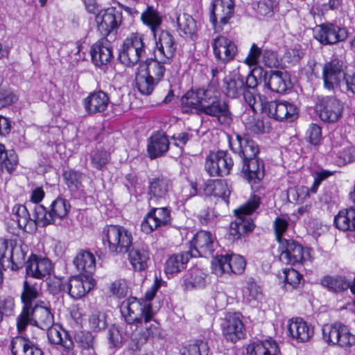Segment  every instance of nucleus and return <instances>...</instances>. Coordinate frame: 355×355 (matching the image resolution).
<instances>
[{
  "mask_svg": "<svg viewBox=\"0 0 355 355\" xmlns=\"http://www.w3.org/2000/svg\"><path fill=\"white\" fill-rule=\"evenodd\" d=\"M202 113L216 118L218 122L223 125H230L232 121V114L228 104L212 94L209 103H205Z\"/></svg>",
  "mask_w": 355,
  "mask_h": 355,
  "instance_id": "obj_19",
  "label": "nucleus"
},
{
  "mask_svg": "<svg viewBox=\"0 0 355 355\" xmlns=\"http://www.w3.org/2000/svg\"><path fill=\"white\" fill-rule=\"evenodd\" d=\"M320 284L329 292L340 293L349 289L350 280L343 275H326L321 278Z\"/></svg>",
  "mask_w": 355,
  "mask_h": 355,
  "instance_id": "obj_37",
  "label": "nucleus"
},
{
  "mask_svg": "<svg viewBox=\"0 0 355 355\" xmlns=\"http://www.w3.org/2000/svg\"><path fill=\"white\" fill-rule=\"evenodd\" d=\"M262 62L270 68H276L280 65V60L277 53L272 50L265 49L263 51Z\"/></svg>",
  "mask_w": 355,
  "mask_h": 355,
  "instance_id": "obj_56",
  "label": "nucleus"
},
{
  "mask_svg": "<svg viewBox=\"0 0 355 355\" xmlns=\"http://www.w3.org/2000/svg\"><path fill=\"white\" fill-rule=\"evenodd\" d=\"M155 40V58L164 62H171L177 49V43L173 36L166 31H161L154 37Z\"/></svg>",
  "mask_w": 355,
  "mask_h": 355,
  "instance_id": "obj_17",
  "label": "nucleus"
},
{
  "mask_svg": "<svg viewBox=\"0 0 355 355\" xmlns=\"http://www.w3.org/2000/svg\"><path fill=\"white\" fill-rule=\"evenodd\" d=\"M128 252V259L135 270L142 271L147 268L149 252L145 245L132 244Z\"/></svg>",
  "mask_w": 355,
  "mask_h": 355,
  "instance_id": "obj_35",
  "label": "nucleus"
},
{
  "mask_svg": "<svg viewBox=\"0 0 355 355\" xmlns=\"http://www.w3.org/2000/svg\"><path fill=\"white\" fill-rule=\"evenodd\" d=\"M73 264L80 272H85L86 275L92 274L96 268L94 255L89 251L81 250L73 259Z\"/></svg>",
  "mask_w": 355,
  "mask_h": 355,
  "instance_id": "obj_41",
  "label": "nucleus"
},
{
  "mask_svg": "<svg viewBox=\"0 0 355 355\" xmlns=\"http://www.w3.org/2000/svg\"><path fill=\"white\" fill-rule=\"evenodd\" d=\"M230 194V191L225 181L215 180V184H214V196L226 200L229 198Z\"/></svg>",
  "mask_w": 355,
  "mask_h": 355,
  "instance_id": "obj_62",
  "label": "nucleus"
},
{
  "mask_svg": "<svg viewBox=\"0 0 355 355\" xmlns=\"http://www.w3.org/2000/svg\"><path fill=\"white\" fill-rule=\"evenodd\" d=\"M110 103L108 94L102 90H98L91 92L84 98L83 107L87 113L93 115L104 112Z\"/></svg>",
  "mask_w": 355,
  "mask_h": 355,
  "instance_id": "obj_26",
  "label": "nucleus"
},
{
  "mask_svg": "<svg viewBox=\"0 0 355 355\" xmlns=\"http://www.w3.org/2000/svg\"><path fill=\"white\" fill-rule=\"evenodd\" d=\"M343 109L341 103L333 96L322 98L317 105L320 118L328 123L337 121L341 116Z\"/></svg>",
  "mask_w": 355,
  "mask_h": 355,
  "instance_id": "obj_22",
  "label": "nucleus"
},
{
  "mask_svg": "<svg viewBox=\"0 0 355 355\" xmlns=\"http://www.w3.org/2000/svg\"><path fill=\"white\" fill-rule=\"evenodd\" d=\"M334 224L340 230L354 232L355 208L350 207L348 209L340 210L334 217Z\"/></svg>",
  "mask_w": 355,
  "mask_h": 355,
  "instance_id": "obj_40",
  "label": "nucleus"
},
{
  "mask_svg": "<svg viewBox=\"0 0 355 355\" xmlns=\"http://www.w3.org/2000/svg\"><path fill=\"white\" fill-rule=\"evenodd\" d=\"M40 291L36 285L30 284L26 280L24 282V288L21 294V300L23 304L21 311L34 306V303L39 297Z\"/></svg>",
  "mask_w": 355,
  "mask_h": 355,
  "instance_id": "obj_45",
  "label": "nucleus"
},
{
  "mask_svg": "<svg viewBox=\"0 0 355 355\" xmlns=\"http://www.w3.org/2000/svg\"><path fill=\"white\" fill-rule=\"evenodd\" d=\"M230 145L231 150L241 159V162L259 158V146L248 137H242L236 135V139L231 141Z\"/></svg>",
  "mask_w": 355,
  "mask_h": 355,
  "instance_id": "obj_21",
  "label": "nucleus"
},
{
  "mask_svg": "<svg viewBox=\"0 0 355 355\" xmlns=\"http://www.w3.org/2000/svg\"><path fill=\"white\" fill-rule=\"evenodd\" d=\"M337 322L331 324H324L322 327V338L329 345H335L337 343Z\"/></svg>",
  "mask_w": 355,
  "mask_h": 355,
  "instance_id": "obj_55",
  "label": "nucleus"
},
{
  "mask_svg": "<svg viewBox=\"0 0 355 355\" xmlns=\"http://www.w3.org/2000/svg\"><path fill=\"white\" fill-rule=\"evenodd\" d=\"M255 72L258 73L260 83H263L264 88L271 92L282 94L291 86L289 76L286 71H266L262 68H259Z\"/></svg>",
  "mask_w": 355,
  "mask_h": 355,
  "instance_id": "obj_10",
  "label": "nucleus"
},
{
  "mask_svg": "<svg viewBox=\"0 0 355 355\" xmlns=\"http://www.w3.org/2000/svg\"><path fill=\"white\" fill-rule=\"evenodd\" d=\"M76 340L85 349H93L94 347V336L88 331L78 334L76 337Z\"/></svg>",
  "mask_w": 355,
  "mask_h": 355,
  "instance_id": "obj_64",
  "label": "nucleus"
},
{
  "mask_svg": "<svg viewBox=\"0 0 355 355\" xmlns=\"http://www.w3.org/2000/svg\"><path fill=\"white\" fill-rule=\"evenodd\" d=\"M321 137V128L317 124L311 123L306 131V137L309 141L313 145H317L320 142Z\"/></svg>",
  "mask_w": 355,
  "mask_h": 355,
  "instance_id": "obj_61",
  "label": "nucleus"
},
{
  "mask_svg": "<svg viewBox=\"0 0 355 355\" xmlns=\"http://www.w3.org/2000/svg\"><path fill=\"white\" fill-rule=\"evenodd\" d=\"M52 270L50 259L36 254H31L26 263V275L36 279H43L50 275Z\"/></svg>",
  "mask_w": 355,
  "mask_h": 355,
  "instance_id": "obj_25",
  "label": "nucleus"
},
{
  "mask_svg": "<svg viewBox=\"0 0 355 355\" xmlns=\"http://www.w3.org/2000/svg\"><path fill=\"white\" fill-rule=\"evenodd\" d=\"M110 291L118 297H123L128 294V286L123 279H117L110 286Z\"/></svg>",
  "mask_w": 355,
  "mask_h": 355,
  "instance_id": "obj_59",
  "label": "nucleus"
},
{
  "mask_svg": "<svg viewBox=\"0 0 355 355\" xmlns=\"http://www.w3.org/2000/svg\"><path fill=\"white\" fill-rule=\"evenodd\" d=\"M132 235L121 225H109L103 227L102 241L111 254H125L132 245Z\"/></svg>",
  "mask_w": 355,
  "mask_h": 355,
  "instance_id": "obj_5",
  "label": "nucleus"
},
{
  "mask_svg": "<svg viewBox=\"0 0 355 355\" xmlns=\"http://www.w3.org/2000/svg\"><path fill=\"white\" fill-rule=\"evenodd\" d=\"M94 286V280L87 275L71 277L67 282V293L74 299H80Z\"/></svg>",
  "mask_w": 355,
  "mask_h": 355,
  "instance_id": "obj_29",
  "label": "nucleus"
},
{
  "mask_svg": "<svg viewBox=\"0 0 355 355\" xmlns=\"http://www.w3.org/2000/svg\"><path fill=\"white\" fill-rule=\"evenodd\" d=\"M261 297V291L260 287L253 280L249 279L246 282V286L243 289V300L248 304H253L258 301Z\"/></svg>",
  "mask_w": 355,
  "mask_h": 355,
  "instance_id": "obj_48",
  "label": "nucleus"
},
{
  "mask_svg": "<svg viewBox=\"0 0 355 355\" xmlns=\"http://www.w3.org/2000/svg\"><path fill=\"white\" fill-rule=\"evenodd\" d=\"M245 89V78L239 73L224 78L223 91L225 94L232 98H236L241 95Z\"/></svg>",
  "mask_w": 355,
  "mask_h": 355,
  "instance_id": "obj_36",
  "label": "nucleus"
},
{
  "mask_svg": "<svg viewBox=\"0 0 355 355\" xmlns=\"http://www.w3.org/2000/svg\"><path fill=\"white\" fill-rule=\"evenodd\" d=\"M170 142L164 132H157L149 139L147 151L150 159L163 156L168 150Z\"/></svg>",
  "mask_w": 355,
  "mask_h": 355,
  "instance_id": "obj_32",
  "label": "nucleus"
},
{
  "mask_svg": "<svg viewBox=\"0 0 355 355\" xmlns=\"http://www.w3.org/2000/svg\"><path fill=\"white\" fill-rule=\"evenodd\" d=\"M250 355H279L280 349L273 339L258 341L250 345L247 348Z\"/></svg>",
  "mask_w": 355,
  "mask_h": 355,
  "instance_id": "obj_39",
  "label": "nucleus"
},
{
  "mask_svg": "<svg viewBox=\"0 0 355 355\" xmlns=\"http://www.w3.org/2000/svg\"><path fill=\"white\" fill-rule=\"evenodd\" d=\"M245 125L246 129L254 134L264 133L268 126H267L263 120L256 119L253 116H249L245 119Z\"/></svg>",
  "mask_w": 355,
  "mask_h": 355,
  "instance_id": "obj_54",
  "label": "nucleus"
},
{
  "mask_svg": "<svg viewBox=\"0 0 355 355\" xmlns=\"http://www.w3.org/2000/svg\"><path fill=\"white\" fill-rule=\"evenodd\" d=\"M260 205V198L252 196L244 205L234 210L235 220L232 222L229 230V239L236 241L242 239L246 234L252 232L255 225L248 215L252 214Z\"/></svg>",
  "mask_w": 355,
  "mask_h": 355,
  "instance_id": "obj_4",
  "label": "nucleus"
},
{
  "mask_svg": "<svg viewBox=\"0 0 355 355\" xmlns=\"http://www.w3.org/2000/svg\"><path fill=\"white\" fill-rule=\"evenodd\" d=\"M120 310L127 324L135 325L136 328L143 322L145 324L149 323L155 315L150 302H144L135 297L123 301Z\"/></svg>",
  "mask_w": 355,
  "mask_h": 355,
  "instance_id": "obj_6",
  "label": "nucleus"
},
{
  "mask_svg": "<svg viewBox=\"0 0 355 355\" xmlns=\"http://www.w3.org/2000/svg\"><path fill=\"white\" fill-rule=\"evenodd\" d=\"M241 174L250 184H257L264 177V164L260 158L242 162Z\"/></svg>",
  "mask_w": 355,
  "mask_h": 355,
  "instance_id": "obj_31",
  "label": "nucleus"
},
{
  "mask_svg": "<svg viewBox=\"0 0 355 355\" xmlns=\"http://www.w3.org/2000/svg\"><path fill=\"white\" fill-rule=\"evenodd\" d=\"M192 244L193 248L189 251L192 257L212 256L217 247L215 237L207 231L198 232L192 240Z\"/></svg>",
  "mask_w": 355,
  "mask_h": 355,
  "instance_id": "obj_18",
  "label": "nucleus"
},
{
  "mask_svg": "<svg viewBox=\"0 0 355 355\" xmlns=\"http://www.w3.org/2000/svg\"><path fill=\"white\" fill-rule=\"evenodd\" d=\"M315 38L323 45H332L345 41L348 31L344 27L333 23H324L318 26Z\"/></svg>",
  "mask_w": 355,
  "mask_h": 355,
  "instance_id": "obj_15",
  "label": "nucleus"
},
{
  "mask_svg": "<svg viewBox=\"0 0 355 355\" xmlns=\"http://www.w3.org/2000/svg\"><path fill=\"white\" fill-rule=\"evenodd\" d=\"M48 285L50 292L53 295L58 294L61 291L67 292V282H64L62 278L54 277L49 280Z\"/></svg>",
  "mask_w": 355,
  "mask_h": 355,
  "instance_id": "obj_63",
  "label": "nucleus"
},
{
  "mask_svg": "<svg viewBox=\"0 0 355 355\" xmlns=\"http://www.w3.org/2000/svg\"><path fill=\"white\" fill-rule=\"evenodd\" d=\"M89 325L96 331L104 329L107 327L105 314L101 312L94 313L89 318Z\"/></svg>",
  "mask_w": 355,
  "mask_h": 355,
  "instance_id": "obj_57",
  "label": "nucleus"
},
{
  "mask_svg": "<svg viewBox=\"0 0 355 355\" xmlns=\"http://www.w3.org/2000/svg\"><path fill=\"white\" fill-rule=\"evenodd\" d=\"M206 275L198 268L191 270L184 279V286L186 290L202 288L205 286Z\"/></svg>",
  "mask_w": 355,
  "mask_h": 355,
  "instance_id": "obj_46",
  "label": "nucleus"
},
{
  "mask_svg": "<svg viewBox=\"0 0 355 355\" xmlns=\"http://www.w3.org/2000/svg\"><path fill=\"white\" fill-rule=\"evenodd\" d=\"M287 331L293 339L301 343L309 341L314 334L313 327L300 318L289 320Z\"/></svg>",
  "mask_w": 355,
  "mask_h": 355,
  "instance_id": "obj_30",
  "label": "nucleus"
},
{
  "mask_svg": "<svg viewBox=\"0 0 355 355\" xmlns=\"http://www.w3.org/2000/svg\"><path fill=\"white\" fill-rule=\"evenodd\" d=\"M221 328L225 338L232 343H234L244 337V324L239 313L227 315Z\"/></svg>",
  "mask_w": 355,
  "mask_h": 355,
  "instance_id": "obj_24",
  "label": "nucleus"
},
{
  "mask_svg": "<svg viewBox=\"0 0 355 355\" xmlns=\"http://www.w3.org/2000/svg\"><path fill=\"white\" fill-rule=\"evenodd\" d=\"M345 66L342 60L334 58L324 64L322 68L324 86L329 90L338 87L343 80H345Z\"/></svg>",
  "mask_w": 355,
  "mask_h": 355,
  "instance_id": "obj_14",
  "label": "nucleus"
},
{
  "mask_svg": "<svg viewBox=\"0 0 355 355\" xmlns=\"http://www.w3.org/2000/svg\"><path fill=\"white\" fill-rule=\"evenodd\" d=\"M53 323L54 316L49 303L40 300L26 311H21L17 318V327L19 332L25 330L28 324L44 330L51 327Z\"/></svg>",
  "mask_w": 355,
  "mask_h": 355,
  "instance_id": "obj_1",
  "label": "nucleus"
},
{
  "mask_svg": "<svg viewBox=\"0 0 355 355\" xmlns=\"http://www.w3.org/2000/svg\"><path fill=\"white\" fill-rule=\"evenodd\" d=\"M214 263L223 273L241 274L245 268V261L239 254L217 256Z\"/></svg>",
  "mask_w": 355,
  "mask_h": 355,
  "instance_id": "obj_27",
  "label": "nucleus"
},
{
  "mask_svg": "<svg viewBox=\"0 0 355 355\" xmlns=\"http://www.w3.org/2000/svg\"><path fill=\"white\" fill-rule=\"evenodd\" d=\"M150 207L141 224V231L146 234L151 233L158 227L166 226L171 221V212L167 207Z\"/></svg>",
  "mask_w": 355,
  "mask_h": 355,
  "instance_id": "obj_16",
  "label": "nucleus"
},
{
  "mask_svg": "<svg viewBox=\"0 0 355 355\" xmlns=\"http://www.w3.org/2000/svg\"><path fill=\"white\" fill-rule=\"evenodd\" d=\"M148 46L145 35L131 33L123 42L119 53V60L128 67L141 64L147 58Z\"/></svg>",
  "mask_w": 355,
  "mask_h": 355,
  "instance_id": "obj_3",
  "label": "nucleus"
},
{
  "mask_svg": "<svg viewBox=\"0 0 355 355\" xmlns=\"http://www.w3.org/2000/svg\"><path fill=\"white\" fill-rule=\"evenodd\" d=\"M211 100L210 89L198 88L187 91L180 99V108L185 114H202L206 103Z\"/></svg>",
  "mask_w": 355,
  "mask_h": 355,
  "instance_id": "obj_8",
  "label": "nucleus"
},
{
  "mask_svg": "<svg viewBox=\"0 0 355 355\" xmlns=\"http://www.w3.org/2000/svg\"><path fill=\"white\" fill-rule=\"evenodd\" d=\"M70 205L62 198L53 200L47 210L42 205H35V220L40 226L45 227L53 224L56 219H62L67 216Z\"/></svg>",
  "mask_w": 355,
  "mask_h": 355,
  "instance_id": "obj_7",
  "label": "nucleus"
},
{
  "mask_svg": "<svg viewBox=\"0 0 355 355\" xmlns=\"http://www.w3.org/2000/svg\"><path fill=\"white\" fill-rule=\"evenodd\" d=\"M92 62L96 67H102L110 63L113 58L112 48L106 39L98 40L90 49Z\"/></svg>",
  "mask_w": 355,
  "mask_h": 355,
  "instance_id": "obj_28",
  "label": "nucleus"
},
{
  "mask_svg": "<svg viewBox=\"0 0 355 355\" xmlns=\"http://www.w3.org/2000/svg\"><path fill=\"white\" fill-rule=\"evenodd\" d=\"M279 248L282 250L279 259L286 264L302 263L309 257L303 246L293 239L280 240Z\"/></svg>",
  "mask_w": 355,
  "mask_h": 355,
  "instance_id": "obj_12",
  "label": "nucleus"
},
{
  "mask_svg": "<svg viewBox=\"0 0 355 355\" xmlns=\"http://www.w3.org/2000/svg\"><path fill=\"white\" fill-rule=\"evenodd\" d=\"M30 340L23 336H16L10 341V347L12 355H24L28 349Z\"/></svg>",
  "mask_w": 355,
  "mask_h": 355,
  "instance_id": "obj_52",
  "label": "nucleus"
},
{
  "mask_svg": "<svg viewBox=\"0 0 355 355\" xmlns=\"http://www.w3.org/2000/svg\"><path fill=\"white\" fill-rule=\"evenodd\" d=\"M171 186V180L164 176L149 179L147 192L148 206L153 207L162 204V202L168 198Z\"/></svg>",
  "mask_w": 355,
  "mask_h": 355,
  "instance_id": "obj_13",
  "label": "nucleus"
},
{
  "mask_svg": "<svg viewBox=\"0 0 355 355\" xmlns=\"http://www.w3.org/2000/svg\"><path fill=\"white\" fill-rule=\"evenodd\" d=\"M191 257L189 251L172 255L166 262V272L173 274L180 272L184 268L186 263Z\"/></svg>",
  "mask_w": 355,
  "mask_h": 355,
  "instance_id": "obj_44",
  "label": "nucleus"
},
{
  "mask_svg": "<svg viewBox=\"0 0 355 355\" xmlns=\"http://www.w3.org/2000/svg\"><path fill=\"white\" fill-rule=\"evenodd\" d=\"M341 336V338L338 343L339 347L347 349L355 345V335L349 331L347 327L345 326Z\"/></svg>",
  "mask_w": 355,
  "mask_h": 355,
  "instance_id": "obj_60",
  "label": "nucleus"
},
{
  "mask_svg": "<svg viewBox=\"0 0 355 355\" xmlns=\"http://www.w3.org/2000/svg\"><path fill=\"white\" fill-rule=\"evenodd\" d=\"M121 21V15L114 8L105 10L98 21V29L103 36H107L113 30L117 28Z\"/></svg>",
  "mask_w": 355,
  "mask_h": 355,
  "instance_id": "obj_33",
  "label": "nucleus"
},
{
  "mask_svg": "<svg viewBox=\"0 0 355 355\" xmlns=\"http://www.w3.org/2000/svg\"><path fill=\"white\" fill-rule=\"evenodd\" d=\"M110 155L105 150H98L92 157V166L97 169H102L109 162Z\"/></svg>",
  "mask_w": 355,
  "mask_h": 355,
  "instance_id": "obj_58",
  "label": "nucleus"
},
{
  "mask_svg": "<svg viewBox=\"0 0 355 355\" xmlns=\"http://www.w3.org/2000/svg\"><path fill=\"white\" fill-rule=\"evenodd\" d=\"M233 165L232 157L225 151L218 150L209 155L205 168L211 177H224L230 173Z\"/></svg>",
  "mask_w": 355,
  "mask_h": 355,
  "instance_id": "obj_11",
  "label": "nucleus"
},
{
  "mask_svg": "<svg viewBox=\"0 0 355 355\" xmlns=\"http://www.w3.org/2000/svg\"><path fill=\"white\" fill-rule=\"evenodd\" d=\"M82 173L73 170L66 171L63 173V178L68 187L71 190H76L82 186Z\"/></svg>",
  "mask_w": 355,
  "mask_h": 355,
  "instance_id": "obj_50",
  "label": "nucleus"
},
{
  "mask_svg": "<svg viewBox=\"0 0 355 355\" xmlns=\"http://www.w3.org/2000/svg\"><path fill=\"white\" fill-rule=\"evenodd\" d=\"M159 58H146L139 67H145V71L136 74V86L141 94L150 95L157 84L163 79L165 73V64Z\"/></svg>",
  "mask_w": 355,
  "mask_h": 355,
  "instance_id": "obj_2",
  "label": "nucleus"
},
{
  "mask_svg": "<svg viewBox=\"0 0 355 355\" xmlns=\"http://www.w3.org/2000/svg\"><path fill=\"white\" fill-rule=\"evenodd\" d=\"M209 349L207 342L197 340L185 347L182 355H208Z\"/></svg>",
  "mask_w": 355,
  "mask_h": 355,
  "instance_id": "obj_51",
  "label": "nucleus"
},
{
  "mask_svg": "<svg viewBox=\"0 0 355 355\" xmlns=\"http://www.w3.org/2000/svg\"><path fill=\"white\" fill-rule=\"evenodd\" d=\"M233 14V0H215L212 5L210 21L216 30L222 29L220 26L217 27V23L221 26L227 24Z\"/></svg>",
  "mask_w": 355,
  "mask_h": 355,
  "instance_id": "obj_23",
  "label": "nucleus"
},
{
  "mask_svg": "<svg viewBox=\"0 0 355 355\" xmlns=\"http://www.w3.org/2000/svg\"><path fill=\"white\" fill-rule=\"evenodd\" d=\"M284 275L286 289L297 288L302 278V275L293 268L284 269Z\"/></svg>",
  "mask_w": 355,
  "mask_h": 355,
  "instance_id": "obj_53",
  "label": "nucleus"
},
{
  "mask_svg": "<svg viewBox=\"0 0 355 355\" xmlns=\"http://www.w3.org/2000/svg\"><path fill=\"white\" fill-rule=\"evenodd\" d=\"M177 22L180 30L186 35L191 36L197 30L196 21L189 15H180L177 18Z\"/></svg>",
  "mask_w": 355,
  "mask_h": 355,
  "instance_id": "obj_49",
  "label": "nucleus"
},
{
  "mask_svg": "<svg viewBox=\"0 0 355 355\" xmlns=\"http://www.w3.org/2000/svg\"><path fill=\"white\" fill-rule=\"evenodd\" d=\"M141 20L144 24L150 28L153 37H156L162 22V18L159 12L153 6H148L141 13Z\"/></svg>",
  "mask_w": 355,
  "mask_h": 355,
  "instance_id": "obj_43",
  "label": "nucleus"
},
{
  "mask_svg": "<svg viewBox=\"0 0 355 355\" xmlns=\"http://www.w3.org/2000/svg\"><path fill=\"white\" fill-rule=\"evenodd\" d=\"M18 162L17 155L13 150L6 151L4 145L0 144V173L6 170L11 173Z\"/></svg>",
  "mask_w": 355,
  "mask_h": 355,
  "instance_id": "obj_47",
  "label": "nucleus"
},
{
  "mask_svg": "<svg viewBox=\"0 0 355 355\" xmlns=\"http://www.w3.org/2000/svg\"><path fill=\"white\" fill-rule=\"evenodd\" d=\"M12 220L17 221L18 227L26 232L31 231L35 226L39 225L35 221V218H31L28 209L25 205H19L15 206L12 209Z\"/></svg>",
  "mask_w": 355,
  "mask_h": 355,
  "instance_id": "obj_38",
  "label": "nucleus"
},
{
  "mask_svg": "<svg viewBox=\"0 0 355 355\" xmlns=\"http://www.w3.org/2000/svg\"><path fill=\"white\" fill-rule=\"evenodd\" d=\"M211 44L215 58L223 64L233 60L238 51L235 43L223 35L214 38Z\"/></svg>",
  "mask_w": 355,
  "mask_h": 355,
  "instance_id": "obj_20",
  "label": "nucleus"
},
{
  "mask_svg": "<svg viewBox=\"0 0 355 355\" xmlns=\"http://www.w3.org/2000/svg\"><path fill=\"white\" fill-rule=\"evenodd\" d=\"M26 253L19 246H11L9 256L6 260L1 262L3 270L10 268L11 270H17L22 268L25 261Z\"/></svg>",
  "mask_w": 355,
  "mask_h": 355,
  "instance_id": "obj_42",
  "label": "nucleus"
},
{
  "mask_svg": "<svg viewBox=\"0 0 355 355\" xmlns=\"http://www.w3.org/2000/svg\"><path fill=\"white\" fill-rule=\"evenodd\" d=\"M260 99L263 112L279 121H293L297 116V107L286 101H263Z\"/></svg>",
  "mask_w": 355,
  "mask_h": 355,
  "instance_id": "obj_9",
  "label": "nucleus"
},
{
  "mask_svg": "<svg viewBox=\"0 0 355 355\" xmlns=\"http://www.w3.org/2000/svg\"><path fill=\"white\" fill-rule=\"evenodd\" d=\"M49 341L53 345H60L66 352L72 351L74 343L69 333L60 326L50 327L47 329Z\"/></svg>",
  "mask_w": 355,
  "mask_h": 355,
  "instance_id": "obj_34",
  "label": "nucleus"
}]
</instances>
